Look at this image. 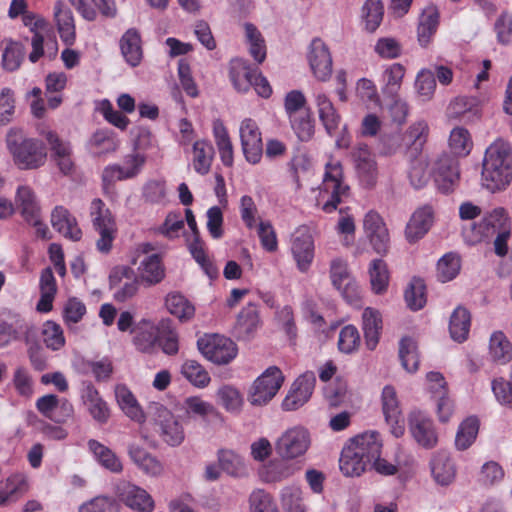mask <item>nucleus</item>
I'll use <instances>...</instances> for the list:
<instances>
[{"label":"nucleus","mask_w":512,"mask_h":512,"mask_svg":"<svg viewBox=\"0 0 512 512\" xmlns=\"http://www.w3.org/2000/svg\"><path fill=\"white\" fill-rule=\"evenodd\" d=\"M362 328L367 348L374 350L379 342L382 330V318L379 311L367 307L362 314Z\"/></svg>","instance_id":"obj_35"},{"label":"nucleus","mask_w":512,"mask_h":512,"mask_svg":"<svg viewBox=\"0 0 512 512\" xmlns=\"http://www.w3.org/2000/svg\"><path fill=\"white\" fill-rule=\"evenodd\" d=\"M432 173L438 189L448 193L459 181L458 162L448 155H442L434 162Z\"/></svg>","instance_id":"obj_19"},{"label":"nucleus","mask_w":512,"mask_h":512,"mask_svg":"<svg viewBox=\"0 0 512 512\" xmlns=\"http://www.w3.org/2000/svg\"><path fill=\"white\" fill-rule=\"evenodd\" d=\"M281 506L285 512H306L303 492L297 486H286L280 494Z\"/></svg>","instance_id":"obj_53"},{"label":"nucleus","mask_w":512,"mask_h":512,"mask_svg":"<svg viewBox=\"0 0 512 512\" xmlns=\"http://www.w3.org/2000/svg\"><path fill=\"white\" fill-rule=\"evenodd\" d=\"M6 146L14 164L20 170L38 169L46 162L47 151L43 142L35 138H25L16 129L8 131Z\"/></svg>","instance_id":"obj_2"},{"label":"nucleus","mask_w":512,"mask_h":512,"mask_svg":"<svg viewBox=\"0 0 512 512\" xmlns=\"http://www.w3.org/2000/svg\"><path fill=\"white\" fill-rule=\"evenodd\" d=\"M363 457L348 446L344 447L339 460L341 472L348 477L360 476L369 466Z\"/></svg>","instance_id":"obj_46"},{"label":"nucleus","mask_w":512,"mask_h":512,"mask_svg":"<svg viewBox=\"0 0 512 512\" xmlns=\"http://www.w3.org/2000/svg\"><path fill=\"white\" fill-rule=\"evenodd\" d=\"M217 398L219 403L228 411V412H239L243 405V397L233 386L224 385L220 387L217 391Z\"/></svg>","instance_id":"obj_64"},{"label":"nucleus","mask_w":512,"mask_h":512,"mask_svg":"<svg viewBox=\"0 0 512 512\" xmlns=\"http://www.w3.org/2000/svg\"><path fill=\"white\" fill-rule=\"evenodd\" d=\"M119 46L125 62L131 67L140 65L143 58L140 33L135 28L128 29L120 38Z\"/></svg>","instance_id":"obj_28"},{"label":"nucleus","mask_w":512,"mask_h":512,"mask_svg":"<svg viewBox=\"0 0 512 512\" xmlns=\"http://www.w3.org/2000/svg\"><path fill=\"white\" fill-rule=\"evenodd\" d=\"M118 499L134 512H153L155 502L152 496L142 487L125 480L116 485Z\"/></svg>","instance_id":"obj_8"},{"label":"nucleus","mask_w":512,"mask_h":512,"mask_svg":"<svg viewBox=\"0 0 512 512\" xmlns=\"http://www.w3.org/2000/svg\"><path fill=\"white\" fill-rule=\"evenodd\" d=\"M286 460L274 459L263 465L259 469L260 478L266 483H278L292 477L299 468Z\"/></svg>","instance_id":"obj_32"},{"label":"nucleus","mask_w":512,"mask_h":512,"mask_svg":"<svg viewBox=\"0 0 512 512\" xmlns=\"http://www.w3.org/2000/svg\"><path fill=\"white\" fill-rule=\"evenodd\" d=\"M311 440L307 429L295 426L284 431L275 444L277 454L283 459L303 456L309 449Z\"/></svg>","instance_id":"obj_7"},{"label":"nucleus","mask_w":512,"mask_h":512,"mask_svg":"<svg viewBox=\"0 0 512 512\" xmlns=\"http://www.w3.org/2000/svg\"><path fill=\"white\" fill-rule=\"evenodd\" d=\"M460 257L455 253H447L437 263V278L445 283L454 279L460 272Z\"/></svg>","instance_id":"obj_56"},{"label":"nucleus","mask_w":512,"mask_h":512,"mask_svg":"<svg viewBox=\"0 0 512 512\" xmlns=\"http://www.w3.org/2000/svg\"><path fill=\"white\" fill-rule=\"evenodd\" d=\"M409 430L414 440L423 448L436 446L438 436L433 422L422 412H413L409 416Z\"/></svg>","instance_id":"obj_20"},{"label":"nucleus","mask_w":512,"mask_h":512,"mask_svg":"<svg viewBox=\"0 0 512 512\" xmlns=\"http://www.w3.org/2000/svg\"><path fill=\"white\" fill-rule=\"evenodd\" d=\"M256 73L257 70L252 69L246 60L235 58L230 61L229 77L238 92L245 93L250 90Z\"/></svg>","instance_id":"obj_31"},{"label":"nucleus","mask_w":512,"mask_h":512,"mask_svg":"<svg viewBox=\"0 0 512 512\" xmlns=\"http://www.w3.org/2000/svg\"><path fill=\"white\" fill-rule=\"evenodd\" d=\"M81 400L95 421L100 424H104L108 421L110 411L107 403L102 399L98 390L92 383L82 384Z\"/></svg>","instance_id":"obj_24"},{"label":"nucleus","mask_w":512,"mask_h":512,"mask_svg":"<svg viewBox=\"0 0 512 512\" xmlns=\"http://www.w3.org/2000/svg\"><path fill=\"white\" fill-rule=\"evenodd\" d=\"M479 430L477 418L469 417L459 426L455 438V445L458 450H466L475 441Z\"/></svg>","instance_id":"obj_52"},{"label":"nucleus","mask_w":512,"mask_h":512,"mask_svg":"<svg viewBox=\"0 0 512 512\" xmlns=\"http://www.w3.org/2000/svg\"><path fill=\"white\" fill-rule=\"evenodd\" d=\"M168 311L180 321H188L195 314L194 306L181 294L172 293L166 297Z\"/></svg>","instance_id":"obj_50"},{"label":"nucleus","mask_w":512,"mask_h":512,"mask_svg":"<svg viewBox=\"0 0 512 512\" xmlns=\"http://www.w3.org/2000/svg\"><path fill=\"white\" fill-rule=\"evenodd\" d=\"M439 24V13L436 7H427L419 19L418 41L421 46H427L435 34Z\"/></svg>","instance_id":"obj_43"},{"label":"nucleus","mask_w":512,"mask_h":512,"mask_svg":"<svg viewBox=\"0 0 512 512\" xmlns=\"http://www.w3.org/2000/svg\"><path fill=\"white\" fill-rule=\"evenodd\" d=\"M182 375L194 386L206 387L210 382L209 373L195 360H186L181 367Z\"/></svg>","instance_id":"obj_58"},{"label":"nucleus","mask_w":512,"mask_h":512,"mask_svg":"<svg viewBox=\"0 0 512 512\" xmlns=\"http://www.w3.org/2000/svg\"><path fill=\"white\" fill-rule=\"evenodd\" d=\"M37 131L49 145L52 160L72 154L70 142L60 138L56 131L44 124L39 125Z\"/></svg>","instance_id":"obj_40"},{"label":"nucleus","mask_w":512,"mask_h":512,"mask_svg":"<svg viewBox=\"0 0 512 512\" xmlns=\"http://www.w3.org/2000/svg\"><path fill=\"white\" fill-rule=\"evenodd\" d=\"M384 7L380 0H366L362 7L365 29L374 32L383 20Z\"/></svg>","instance_id":"obj_55"},{"label":"nucleus","mask_w":512,"mask_h":512,"mask_svg":"<svg viewBox=\"0 0 512 512\" xmlns=\"http://www.w3.org/2000/svg\"><path fill=\"white\" fill-rule=\"evenodd\" d=\"M90 216L93 228L99 234L96 247L100 252L108 253L117 234L115 218L100 198L92 200Z\"/></svg>","instance_id":"obj_4"},{"label":"nucleus","mask_w":512,"mask_h":512,"mask_svg":"<svg viewBox=\"0 0 512 512\" xmlns=\"http://www.w3.org/2000/svg\"><path fill=\"white\" fill-rule=\"evenodd\" d=\"M350 188L344 181L343 168L339 161L330 160L325 164V172L319 187V202L326 213L335 211L338 205L349 196Z\"/></svg>","instance_id":"obj_3"},{"label":"nucleus","mask_w":512,"mask_h":512,"mask_svg":"<svg viewBox=\"0 0 512 512\" xmlns=\"http://www.w3.org/2000/svg\"><path fill=\"white\" fill-rule=\"evenodd\" d=\"M405 76V68L400 63H393L387 66L382 75V91L385 95L394 97L400 90L402 80Z\"/></svg>","instance_id":"obj_49"},{"label":"nucleus","mask_w":512,"mask_h":512,"mask_svg":"<svg viewBox=\"0 0 512 512\" xmlns=\"http://www.w3.org/2000/svg\"><path fill=\"white\" fill-rule=\"evenodd\" d=\"M315 383L316 378L313 372H306L299 376L282 402L283 410L294 411L302 407L310 399Z\"/></svg>","instance_id":"obj_17"},{"label":"nucleus","mask_w":512,"mask_h":512,"mask_svg":"<svg viewBox=\"0 0 512 512\" xmlns=\"http://www.w3.org/2000/svg\"><path fill=\"white\" fill-rule=\"evenodd\" d=\"M54 17L61 39L67 44H72L75 40V24L72 11L62 1H57L54 5Z\"/></svg>","instance_id":"obj_37"},{"label":"nucleus","mask_w":512,"mask_h":512,"mask_svg":"<svg viewBox=\"0 0 512 512\" xmlns=\"http://www.w3.org/2000/svg\"><path fill=\"white\" fill-rule=\"evenodd\" d=\"M307 59L313 75L320 81H327L332 74V56L326 43L314 38L308 46Z\"/></svg>","instance_id":"obj_12"},{"label":"nucleus","mask_w":512,"mask_h":512,"mask_svg":"<svg viewBox=\"0 0 512 512\" xmlns=\"http://www.w3.org/2000/svg\"><path fill=\"white\" fill-rule=\"evenodd\" d=\"M120 141L114 131L98 129L88 139L87 150L94 156L113 153L119 148Z\"/></svg>","instance_id":"obj_29"},{"label":"nucleus","mask_w":512,"mask_h":512,"mask_svg":"<svg viewBox=\"0 0 512 512\" xmlns=\"http://www.w3.org/2000/svg\"><path fill=\"white\" fill-rule=\"evenodd\" d=\"M239 132L246 160L251 164L259 163L263 153V143L258 125L250 118L244 119Z\"/></svg>","instance_id":"obj_15"},{"label":"nucleus","mask_w":512,"mask_h":512,"mask_svg":"<svg viewBox=\"0 0 512 512\" xmlns=\"http://www.w3.org/2000/svg\"><path fill=\"white\" fill-rule=\"evenodd\" d=\"M489 355L494 362L506 364L512 360V344L502 331H495L489 340Z\"/></svg>","instance_id":"obj_39"},{"label":"nucleus","mask_w":512,"mask_h":512,"mask_svg":"<svg viewBox=\"0 0 512 512\" xmlns=\"http://www.w3.org/2000/svg\"><path fill=\"white\" fill-rule=\"evenodd\" d=\"M363 227L373 249L378 254H385L389 247V233L382 217L376 211L366 213Z\"/></svg>","instance_id":"obj_18"},{"label":"nucleus","mask_w":512,"mask_h":512,"mask_svg":"<svg viewBox=\"0 0 512 512\" xmlns=\"http://www.w3.org/2000/svg\"><path fill=\"white\" fill-rule=\"evenodd\" d=\"M117 402L122 411L136 422L144 421V413L140 408L132 392L124 385H118L115 389Z\"/></svg>","instance_id":"obj_42"},{"label":"nucleus","mask_w":512,"mask_h":512,"mask_svg":"<svg viewBox=\"0 0 512 512\" xmlns=\"http://www.w3.org/2000/svg\"><path fill=\"white\" fill-rule=\"evenodd\" d=\"M260 323L258 308L255 304L249 303L238 315L236 331L239 337L249 338Z\"/></svg>","instance_id":"obj_44"},{"label":"nucleus","mask_w":512,"mask_h":512,"mask_svg":"<svg viewBox=\"0 0 512 512\" xmlns=\"http://www.w3.org/2000/svg\"><path fill=\"white\" fill-rule=\"evenodd\" d=\"M352 159L357 177L365 188H373L378 179V168L374 155L367 145L360 144L352 151Z\"/></svg>","instance_id":"obj_11"},{"label":"nucleus","mask_w":512,"mask_h":512,"mask_svg":"<svg viewBox=\"0 0 512 512\" xmlns=\"http://www.w3.org/2000/svg\"><path fill=\"white\" fill-rule=\"evenodd\" d=\"M128 455L131 461L147 475L158 476L163 471L160 461L136 443L128 445Z\"/></svg>","instance_id":"obj_34"},{"label":"nucleus","mask_w":512,"mask_h":512,"mask_svg":"<svg viewBox=\"0 0 512 512\" xmlns=\"http://www.w3.org/2000/svg\"><path fill=\"white\" fill-rule=\"evenodd\" d=\"M153 420L158 427L163 441L170 446H179L185 438L183 426L166 407L155 404L152 407Z\"/></svg>","instance_id":"obj_9"},{"label":"nucleus","mask_w":512,"mask_h":512,"mask_svg":"<svg viewBox=\"0 0 512 512\" xmlns=\"http://www.w3.org/2000/svg\"><path fill=\"white\" fill-rule=\"evenodd\" d=\"M139 278L147 285L159 283L165 275L161 258L157 254L147 255L140 262Z\"/></svg>","instance_id":"obj_38"},{"label":"nucleus","mask_w":512,"mask_h":512,"mask_svg":"<svg viewBox=\"0 0 512 512\" xmlns=\"http://www.w3.org/2000/svg\"><path fill=\"white\" fill-rule=\"evenodd\" d=\"M218 461L221 469L231 476L239 477L245 473L242 457L232 450L219 451Z\"/></svg>","instance_id":"obj_60"},{"label":"nucleus","mask_w":512,"mask_h":512,"mask_svg":"<svg viewBox=\"0 0 512 512\" xmlns=\"http://www.w3.org/2000/svg\"><path fill=\"white\" fill-rule=\"evenodd\" d=\"M472 140L467 129L463 127L454 128L449 137V146L457 156H466L472 148Z\"/></svg>","instance_id":"obj_63"},{"label":"nucleus","mask_w":512,"mask_h":512,"mask_svg":"<svg viewBox=\"0 0 512 512\" xmlns=\"http://www.w3.org/2000/svg\"><path fill=\"white\" fill-rule=\"evenodd\" d=\"M45 346L53 351H58L65 345V337L62 327L54 321H46L41 329Z\"/></svg>","instance_id":"obj_57"},{"label":"nucleus","mask_w":512,"mask_h":512,"mask_svg":"<svg viewBox=\"0 0 512 512\" xmlns=\"http://www.w3.org/2000/svg\"><path fill=\"white\" fill-rule=\"evenodd\" d=\"M288 119L292 130L300 141L306 142L313 137L315 125L311 111Z\"/></svg>","instance_id":"obj_59"},{"label":"nucleus","mask_w":512,"mask_h":512,"mask_svg":"<svg viewBox=\"0 0 512 512\" xmlns=\"http://www.w3.org/2000/svg\"><path fill=\"white\" fill-rule=\"evenodd\" d=\"M197 346L201 354L209 361L223 365L232 361L237 355L236 344L219 334H206L199 338Z\"/></svg>","instance_id":"obj_6"},{"label":"nucleus","mask_w":512,"mask_h":512,"mask_svg":"<svg viewBox=\"0 0 512 512\" xmlns=\"http://www.w3.org/2000/svg\"><path fill=\"white\" fill-rule=\"evenodd\" d=\"M484 230L488 238L493 237L496 234H500L505 230H511V221L504 208H495L491 212L487 213L483 219Z\"/></svg>","instance_id":"obj_45"},{"label":"nucleus","mask_w":512,"mask_h":512,"mask_svg":"<svg viewBox=\"0 0 512 512\" xmlns=\"http://www.w3.org/2000/svg\"><path fill=\"white\" fill-rule=\"evenodd\" d=\"M512 181V149L508 142L497 139L485 151L482 184L489 191L504 189Z\"/></svg>","instance_id":"obj_1"},{"label":"nucleus","mask_w":512,"mask_h":512,"mask_svg":"<svg viewBox=\"0 0 512 512\" xmlns=\"http://www.w3.org/2000/svg\"><path fill=\"white\" fill-rule=\"evenodd\" d=\"M470 314L467 309L458 307L450 317L449 331L451 338L457 342L467 339L470 330Z\"/></svg>","instance_id":"obj_47"},{"label":"nucleus","mask_w":512,"mask_h":512,"mask_svg":"<svg viewBox=\"0 0 512 512\" xmlns=\"http://www.w3.org/2000/svg\"><path fill=\"white\" fill-rule=\"evenodd\" d=\"M146 162L145 155L132 152L123 158V164H112L104 168L102 172L103 184L110 185L116 181H123L136 177Z\"/></svg>","instance_id":"obj_10"},{"label":"nucleus","mask_w":512,"mask_h":512,"mask_svg":"<svg viewBox=\"0 0 512 512\" xmlns=\"http://www.w3.org/2000/svg\"><path fill=\"white\" fill-rule=\"evenodd\" d=\"M15 211H17L24 221L35 222L39 214L42 213L40 200L32 187L29 185H19L15 191L14 202Z\"/></svg>","instance_id":"obj_21"},{"label":"nucleus","mask_w":512,"mask_h":512,"mask_svg":"<svg viewBox=\"0 0 512 512\" xmlns=\"http://www.w3.org/2000/svg\"><path fill=\"white\" fill-rule=\"evenodd\" d=\"M29 324L20 316H15L10 322H0V348L28 334Z\"/></svg>","instance_id":"obj_41"},{"label":"nucleus","mask_w":512,"mask_h":512,"mask_svg":"<svg viewBox=\"0 0 512 512\" xmlns=\"http://www.w3.org/2000/svg\"><path fill=\"white\" fill-rule=\"evenodd\" d=\"M381 403L385 421L390 426V432L396 438L402 437L405 432V421L393 386L386 385L383 388Z\"/></svg>","instance_id":"obj_13"},{"label":"nucleus","mask_w":512,"mask_h":512,"mask_svg":"<svg viewBox=\"0 0 512 512\" xmlns=\"http://www.w3.org/2000/svg\"><path fill=\"white\" fill-rule=\"evenodd\" d=\"M399 357L403 368L408 372L418 369L419 356L416 343L411 338H403L399 345Z\"/></svg>","instance_id":"obj_62"},{"label":"nucleus","mask_w":512,"mask_h":512,"mask_svg":"<svg viewBox=\"0 0 512 512\" xmlns=\"http://www.w3.org/2000/svg\"><path fill=\"white\" fill-rule=\"evenodd\" d=\"M283 381L284 376L278 367L267 368L250 386L248 402L253 406L268 404L281 388Z\"/></svg>","instance_id":"obj_5"},{"label":"nucleus","mask_w":512,"mask_h":512,"mask_svg":"<svg viewBox=\"0 0 512 512\" xmlns=\"http://www.w3.org/2000/svg\"><path fill=\"white\" fill-rule=\"evenodd\" d=\"M291 252L297 267L306 272L314 258V240L310 230L301 226L295 230L291 238Z\"/></svg>","instance_id":"obj_14"},{"label":"nucleus","mask_w":512,"mask_h":512,"mask_svg":"<svg viewBox=\"0 0 512 512\" xmlns=\"http://www.w3.org/2000/svg\"><path fill=\"white\" fill-rule=\"evenodd\" d=\"M26 490V480L20 474L10 475L0 486V506H4L17 494Z\"/></svg>","instance_id":"obj_61"},{"label":"nucleus","mask_w":512,"mask_h":512,"mask_svg":"<svg viewBox=\"0 0 512 512\" xmlns=\"http://www.w3.org/2000/svg\"><path fill=\"white\" fill-rule=\"evenodd\" d=\"M51 224L60 234L73 241H78L82 236L75 217L63 206H56L53 209Z\"/></svg>","instance_id":"obj_30"},{"label":"nucleus","mask_w":512,"mask_h":512,"mask_svg":"<svg viewBox=\"0 0 512 512\" xmlns=\"http://www.w3.org/2000/svg\"><path fill=\"white\" fill-rule=\"evenodd\" d=\"M369 276L372 290L375 293L381 294L386 291L389 283V271L386 263L382 259L371 261Z\"/></svg>","instance_id":"obj_54"},{"label":"nucleus","mask_w":512,"mask_h":512,"mask_svg":"<svg viewBox=\"0 0 512 512\" xmlns=\"http://www.w3.org/2000/svg\"><path fill=\"white\" fill-rule=\"evenodd\" d=\"M435 482L441 486L451 484L456 477V466L446 451L436 452L430 462Z\"/></svg>","instance_id":"obj_27"},{"label":"nucleus","mask_w":512,"mask_h":512,"mask_svg":"<svg viewBox=\"0 0 512 512\" xmlns=\"http://www.w3.org/2000/svg\"><path fill=\"white\" fill-rule=\"evenodd\" d=\"M330 278L333 286L348 302L352 303L358 298V286L349 271L346 260L337 257L331 261Z\"/></svg>","instance_id":"obj_16"},{"label":"nucleus","mask_w":512,"mask_h":512,"mask_svg":"<svg viewBox=\"0 0 512 512\" xmlns=\"http://www.w3.org/2000/svg\"><path fill=\"white\" fill-rule=\"evenodd\" d=\"M77 12L87 21H94L97 9L107 18H115L117 6L114 0H68Z\"/></svg>","instance_id":"obj_25"},{"label":"nucleus","mask_w":512,"mask_h":512,"mask_svg":"<svg viewBox=\"0 0 512 512\" xmlns=\"http://www.w3.org/2000/svg\"><path fill=\"white\" fill-rule=\"evenodd\" d=\"M244 30L251 56L256 62L262 63L266 58V46L261 33L251 23H246Z\"/></svg>","instance_id":"obj_51"},{"label":"nucleus","mask_w":512,"mask_h":512,"mask_svg":"<svg viewBox=\"0 0 512 512\" xmlns=\"http://www.w3.org/2000/svg\"><path fill=\"white\" fill-rule=\"evenodd\" d=\"M477 113V100L473 97H456L447 108V116L450 119L470 120Z\"/></svg>","instance_id":"obj_48"},{"label":"nucleus","mask_w":512,"mask_h":512,"mask_svg":"<svg viewBox=\"0 0 512 512\" xmlns=\"http://www.w3.org/2000/svg\"><path fill=\"white\" fill-rule=\"evenodd\" d=\"M314 102L317 108L319 120L326 132L330 136L334 135L339 128L341 116L337 112L332 101L323 91H315Z\"/></svg>","instance_id":"obj_23"},{"label":"nucleus","mask_w":512,"mask_h":512,"mask_svg":"<svg viewBox=\"0 0 512 512\" xmlns=\"http://www.w3.org/2000/svg\"><path fill=\"white\" fill-rule=\"evenodd\" d=\"M347 446L371 464L381 455L382 440L378 432L369 431L354 437Z\"/></svg>","instance_id":"obj_22"},{"label":"nucleus","mask_w":512,"mask_h":512,"mask_svg":"<svg viewBox=\"0 0 512 512\" xmlns=\"http://www.w3.org/2000/svg\"><path fill=\"white\" fill-rule=\"evenodd\" d=\"M213 145L204 139L197 140L192 146V166L200 175H206L210 169L214 159Z\"/></svg>","instance_id":"obj_36"},{"label":"nucleus","mask_w":512,"mask_h":512,"mask_svg":"<svg viewBox=\"0 0 512 512\" xmlns=\"http://www.w3.org/2000/svg\"><path fill=\"white\" fill-rule=\"evenodd\" d=\"M433 224V210L430 206L417 209L411 216L405 228V237L413 243L421 239Z\"/></svg>","instance_id":"obj_26"},{"label":"nucleus","mask_w":512,"mask_h":512,"mask_svg":"<svg viewBox=\"0 0 512 512\" xmlns=\"http://www.w3.org/2000/svg\"><path fill=\"white\" fill-rule=\"evenodd\" d=\"M87 445L94 459L101 467L114 474H119L123 471L121 459L109 447L94 439H90Z\"/></svg>","instance_id":"obj_33"}]
</instances>
